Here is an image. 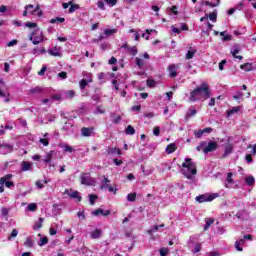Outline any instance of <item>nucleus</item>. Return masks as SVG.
<instances>
[{"instance_id": "nucleus-14", "label": "nucleus", "mask_w": 256, "mask_h": 256, "mask_svg": "<svg viewBox=\"0 0 256 256\" xmlns=\"http://www.w3.org/2000/svg\"><path fill=\"white\" fill-rule=\"evenodd\" d=\"M92 133H93V128L83 127L81 129L82 137H91Z\"/></svg>"}, {"instance_id": "nucleus-30", "label": "nucleus", "mask_w": 256, "mask_h": 256, "mask_svg": "<svg viewBox=\"0 0 256 256\" xmlns=\"http://www.w3.org/2000/svg\"><path fill=\"white\" fill-rule=\"evenodd\" d=\"M221 3V0H216V3H212L209 1H205L204 5H206L207 7H219V4Z\"/></svg>"}, {"instance_id": "nucleus-40", "label": "nucleus", "mask_w": 256, "mask_h": 256, "mask_svg": "<svg viewBox=\"0 0 256 256\" xmlns=\"http://www.w3.org/2000/svg\"><path fill=\"white\" fill-rule=\"evenodd\" d=\"M49 243V238L47 237H42L40 238V242L38 243L39 247H43V245H47Z\"/></svg>"}, {"instance_id": "nucleus-25", "label": "nucleus", "mask_w": 256, "mask_h": 256, "mask_svg": "<svg viewBox=\"0 0 256 256\" xmlns=\"http://www.w3.org/2000/svg\"><path fill=\"white\" fill-rule=\"evenodd\" d=\"M127 51L133 57H135V55H137V53H139V51L137 50V46H130Z\"/></svg>"}, {"instance_id": "nucleus-57", "label": "nucleus", "mask_w": 256, "mask_h": 256, "mask_svg": "<svg viewBox=\"0 0 256 256\" xmlns=\"http://www.w3.org/2000/svg\"><path fill=\"white\" fill-rule=\"evenodd\" d=\"M180 31H189V26L187 25V23L181 24Z\"/></svg>"}, {"instance_id": "nucleus-23", "label": "nucleus", "mask_w": 256, "mask_h": 256, "mask_svg": "<svg viewBox=\"0 0 256 256\" xmlns=\"http://www.w3.org/2000/svg\"><path fill=\"white\" fill-rule=\"evenodd\" d=\"M245 183L248 184L249 186L255 185V177L249 175L245 178Z\"/></svg>"}, {"instance_id": "nucleus-38", "label": "nucleus", "mask_w": 256, "mask_h": 256, "mask_svg": "<svg viewBox=\"0 0 256 256\" xmlns=\"http://www.w3.org/2000/svg\"><path fill=\"white\" fill-rule=\"evenodd\" d=\"M136 65L139 67V69H143V66L145 65V61L143 59L136 57Z\"/></svg>"}, {"instance_id": "nucleus-12", "label": "nucleus", "mask_w": 256, "mask_h": 256, "mask_svg": "<svg viewBox=\"0 0 256 256\" xmlns=\"http://www.w3.org/2000/svg\"><path fill=\"white\" fill-rule=\"evenodd\" d=\"M59 47L55 46L54 48H51L48 50L49 55L52 57H61V52L59 51Z\"/></svg>"}, {"instance_id": "nucleus-10", "label": "nucleus", "mask_w": 256, "mask_h": 256, "mask_svg": "<svg viewBox=\"0 0 256 256\" xmlns=\"http://www.w3.org/2000/svg\"><path fill=\"white\" fill-rule=\"evenodd\" d=\"M245 97L248 99V97H251V92H247L246 95L245 93L239 91L236 95L233 96V99L235 101L243 100Z\"/></svg>"}, {"instance_id": "nucleus-15", "label": "nucleus", "mask_w": 256, "mask_h": 256, "mask_svg": "<svg viewBox=\"0 0 256 256\" xmlns=\"http://www.w3.org/2000/svg\"><path fill=\"white\" fill-rule=\"evenodd\" d=\"M33 169V164L31 162L23 161L21 171H31Z\"/></svg>"}, {"instance_id": "nucleus-1", "label": "nucleus", "mask_w": 256, "mask_h": 256, "mask_svg": "<svg viewBox=\"0 0 256 256\" xmlns=\"http://www.w3.org/2000/svg\"><path fill=\"white\" fill-rule=\"evenodd\" d=\"M207 99H211V88L209 84L205 82L190 92L189 101H191V103L207 101Z\"/></svg>"}, {"instance_id": "nucleus-47", "label": "nucleus", "mask_w": 256, "mask_h": 256, "mask_svg": "<svg viewBox=\"0 0 256 256\" xmlns=\"http://www.w3.org/2000/svg\"><path fill=\"white\" fill-rule=\"evenodd\" d=\"M66 97L67 99H73L75 97V91L69 90L68 92H66Z\"/></svg>"}, {"instance_id": "nucleus-18", "label": "nucleus", "mask_w": 256, "mask_h": 256, "mask_svg": "<svg viewBox=\"0 0 256 256\" xmlns=\"http://www.w3.org/2000/svg\"><path fill=\"white\" fill-rule=\"evenodd\" d=\"M107 153L108 155H121V149L109 147L107 149Z\"/></svg>"}, {"instance_id": "nucleus-17", "label": "nucleus", "mask_w": 256, "mask_h": 256, "mask_svg": "<svg viewBox=\"0 0 256 256\" xmlns=\"http://www.w3.org/2000/svg\"><path fill=\"white\" fill-rule=\"evenodd\" d=\"M205 225L203 230L204 231H208L209 227H211L213 225V223H215V219L213 218H205Z\"/></svg>"}, {"instance_id": "nucleus-5", "label": "nucleus", "mask_w": 256, "mask_h": 256, "mask_svg": "<svg viewBox=\"0 0 256 256\" xmlns=\"http://www.w3.org/2000/svg\"><path fill=\"white\" fill-rule=\"evenodd\" d=\"M219 148V144L215 141H210L207 143V146L202 149L203 153L207 155V153H213V151H217Z\"/></svg>"}, {"instance_id": "nucleus-58", "label": "nucleus", "mask_w": 256, "mask_h": 256, "mask_svg": "<svg viewBox=\"0 0 256 256\" xmlns=\"http://www.w3.org/2000/svg\"><path fill=\"white\" fill-rule=\"evenodd\" d=\"M121 121V116H114L112 123H114L115 125H117V123H119Z\"/></svg>"}, {"instance_id": "nucleus-34", "label": "nucleus", "mask_w": 256, "mask_h": 256, "mask_svg": "<svg viewBox=\"0 0 256 256\" xmlns=\"http://www.w3.org/2000/svg\"><path fill=\"white\" fill-rule=\"evenodd\" d=\"M50 23H52V24L65 23V18H61V17L52 18V19H50Z\"/></svg>"}, {"instance_id": "nucleus-9", "label": "nucleus", "mask_w": 256, "mask_h": 256, "mask_svg": "<svg viewBox=\"0 0 256 256\" xmlns=\"http://www.w3.org/2000/svg\"><path fill=\"white\" fill-rule=\"evenodd\" d=\"M92 215H95L96 217L99 215H103V217H107V216L111 215V211L98 208L92 212Z\"/></svg>"}, {"instance_id": "nucleus-50", "label": "nucleus", "mask_w": 256, "mask_h": 256, "mask_svg": "<svg viewBox=\"0 0 256 256\" xmlns=\"http://www.w3.org/2000/svg\"><path fill=\"white\" fill-rule=\"evenodd\" d=\"M107 5H110V7H115L117 5V0H104Z\"/></svg>"}, {"instance_id": "nucleus-41", "label": "nucleus", "mask_w": 256, "mask_h": 256, "mask_svg": "<svg viewBox=\"0 0 256 256\" xmlns=\"http://www.w3.org/2000/svg\"><path fill=\"white\" fill-rule=\"evenodd\" d=\"M89 199H90V205H95V201H97V199H99V196H97L95 194H90Z\"/></svg>"}, {"instance_id": "nucleus-60", "label": "nucleus", "mask_w": 256, "mask_h": 256, "mask_svg": "<svg viewBox=\"0 0 256 256\" xmlns=\"http://www.w3.org/2000/svg\"><path fill=\"white\" fill-rule=\"evenodd\" d=\"M40 143H42V145H44V147H47L49 145V140H47L45 138H41Z\"/></svg>"}, {"instance_id": "nucleus-62", "label": "nucleus", "mask_w": 256, "mask_h": 256, "mask_svg": "<svg viewBox=\"0 0 256 256\" xmlns=\"http://www.w3.org/2000/svg\"><path fill=\"white\" fill-rule=\"evenodd\" d=\"M96 112L100 113V115H105V109H103L101 106L97 107Z\"/></svg>"}, {"instance_id": "nucleus-51", "label": "nucleus", "mask_w": 256, "mask_h": 256, "mask_svg": "<svg viewBox=\"0 0 256 256\" xmlns=\"http://www.w3.org/2000/svg\"><path fill=\"white\" fill-rule=\"evenodd\" d=\"M201 251V243H197L194 247V250H192V253H199Z\"/></svg>"}, {"instance_id": "nucleus-28", "label": "nucleus", "mask_w": 256, "mask_h": 256, "mask_svg": "<svg viewBox=\"0 0 256 256\" xmlns=\"http://www.w3.org/2000/svg\"><path fill=\"white\" fill-rule=\"evenodd\" d=\"M146 85H147V87H149L150 89H154V87H156V85H157V82H155L154 79H147Z\"/></svg>"}, {"instance_id": "nucleus-20", "label": "nucleus", "mask_w": 256, "mask_h": 256, "mask_svg": "<svg viewBox=\"0 0 256 256\" xmlns=\"http://www.w3.org/2000/svg\"><path fill=\"white\" fill-rule=\"evenodd\" d=\"M45 221L44 218H39L38 221L35 223L33 230L37 231L39 229H41V227H43V222Z\"/></svg>"}, {"instance_id": "nucleus-36", "label": "nucleus", "mask_w": 256, "mask_h": 256, "mask_svg": "<svg viewBox=\"0 0 256 256\" xmlns=\"http://www.w3.org/2000/svg\"><path fill=\"white\" fill-rule=\"evenodd\" d=\"M24 247H28V248L33 247V239H31V237L26 238L24 242Z\"/></svg>"}, {"instance_id": "nucleus-27", "label": "nucleus", "mask_w": 256, "mask_h": 256, "mask_svg": "<svg viewBox=\"0 0 256 256\" xmlns=\"http://www.w3.org/2000/svg\"><path fill=\"white\" fill-rule=\"evenodd\" d=\"M69 197L71 199H78V202H81L82 198L79 196V191H74L71 194H69Z\"/></svg>"}, {"instance_id": "nucleus-56", "label": "nucleus", "mask_w": 256, "mask_h": 256, "mask_svg": "<svg viewBox=\"0 0 256 256\" xmlns=\"http://www.w3.org/2000/svg\"><path fill=\"white\" fill-rule=\"evenodd\" d=\"M153 133L156 137H159L160 133H161V128H159L158 126H156L153 130Z\"/></svg>"}, {"instance_id": "nucleus-39", "label": "nucleus", "mask_w": 256, "mask_h": 256, "mask_svg": "<svg viewBox=\"0 0 256 256\" xmlns=\"http://www.w3.org/2000/svg\"><path fill=\"white\" fill-rule=\"evenodd\" d=\"M233 173L232 172H229L227 174V178H226V181L227 183H229L230 185H234L235 184V181H233Z\"/></svg>"}, {"instance_id": "nucleus-45", "label": "nucleus", "mask_w": 256, "mask_h": 256, "mask_svg": "<svg viewBox=\"0 0 256 256\" xmlns=\"http://www.w3.org/2000/svg\"><path fill=\"white\" fill-rule=\"evenodd\" d=\"M210 21H213L215 23L217 21V12H212L208 15Z\"/></svg>"}, {"instance_id": "nucleus-8", "label": "nucleus", "mask_w": 256, "mask_h": 256, "mask_svg": "<svg viewBox=\"0 0 256 256\" xmlns=\"http://www.w3.org/2000/svg\"><path fill=\"white\" fill-rule=\"evenodd\" d=\"M89 83H93V76H89L88 79H82L79 82V87L81 89V91L85 90V87H87V85H89Z\"/></svg>"}, {"instance_id": "nucleus-54", "label": "nucleus", "mask_w": 256, "mask_h": 256, "mask_svg": "<svg viewBox=\"0 0 256 256\" xmlns=\"http://www.w3.org/2000/svg\"><path fill=\"white\" fill-rule=\"evenodd\" d=\"M64 151L65 153H73V147L66 144L64 145Z\"/></svg>"}, {"instance_id": "nucleus-35", "label": "nucleus", "mask_w": 256, "mask_h": 256, "mask_svg": "<svg viewBox=\"0 0 256 256\" xmlns=\"http://www.w3.org/2000/svg\"><path fill=\"white\" fill-rule=\"evenodd\" d=\"M197 115V110L190 108L189 113L186 114V119H189L191 117H195Z\"/></svg>"}, {"instance_id": "nucleus-6", "label": "nucleus", "mask_w": 256, "mask_h": 256, "mask_svg": "<svg viewBox=\"0 0 256 256\" xmlns=\"http://www.w3.org/2000/svg\"><path fill=\"white\" fill-rule=\"evenodd\" d=\"M108 183H111V180H109V178L104 176V179L102 180L101 189H108L110 193H114L115 195L117 193V188H114L113 186L108 185Z\"/></svg>"}, {"instance_id": "nucleus-37", "label": "nucleus", "mask_w": 256, "mask_h": 256, "mask_svg": "<svg viewBox=\"0 0 256 256\" xmlns=\"http://www.w3.org/2000/svg\"><path fill=\"white\" fill-rule=\"evenodd\" d=\"M77 217L80 219V221H86L87 217L85 216V210L79 211L77 213Z\"/></svg>"}, {"instance_id": "nucleus-16", "label": "nucleus", "mask_w": 256, "mask_h": 256, "mask_svg": "<svg viewBox=\"0 0 256 256\" xmlns=\"http://www.w3.org/2000/svg\"><path fill=\"white\" fill-rule=\"evenodd\" d=\"M176 151H177V146L175 145V143H170L166 147V153H168V155H171V153H175Z\"/></svg>"}, {"instance_id": "nucleus-49", "label": "nucleus", "mask_w": 256, "mask_h": 256, "mask_svg": "<svg viewBox=\"0 0 256 256\" xmlns=\"http://www.w3.org/2000/svg\"><path fill=\"white\" fill-rule=\"evenodd\" d=\"M196 139H201V137H203L204 133H203V130H197L195 133H194Z\"/></svg>"}, {"instance_id": "nucleus-7", "label": "nucleus", "mask_w": 256, "mask_h": 256, "mask_svg": "<svg viewBox=\"0 0 256 256\" xmlns=\"http://www.w3.org/2000/svg\"><path fill=\"white\" fill-rule=\"evenodd\" d=\"M179 69V65L176 64H170L168 66V73H169V77L171 79H175V77H177V75H179V73L177 72Z\"/></svg>"}, {"instance_id": "nucleus-19", "label": "nucleus", "mask_w": 256, "mask_h": 256, "mask_svg": "<svg viewBox=\"0 0 256 256\" xmlns=\"http://www.w3.org/2000/svg\"><path fill=\"white\" fill-rule=\"evenodd\" d=\"M231 153H233V144H227L224 150V157H227V155H231Z\"/></svg>"}, {"instance_id": "nucleus-42", "label": "nucleus", "mask_w": 256, "mask_h": 256, "mask_svg": "<svg viewBox=\"0 0 256 256\" xmlns=\"http://www.w3.org/2000/svg\"><path fill=\"white\" fill-rule=\"evenodd\" d=\"M19 235V231L17 229H13L10 236L8 237V241H11V239H15Z\"/></svg>"}, {"instance_id": "nucleus-48", "label": "nucleus", "mask_w": 256, "mask_h": 256, "mask_svg": "<svg viewBox=\"0 0 256 256\" xmlns=\"http://www.w3.org/2000/svg\"><path fill=\"white\" fill-rule=\"evenodd\" d=\"M193 57H195V51L189 50L186 53V59H193Z\"/></svg>"}, {"instance_id": "nucleus-11", "label": "nucleus", "mask_w": 256, "mask_h": 256, "mask_svg": "<svg viewBox=\"0 0 256 256\" xmlns=\"http://www.w3.org/2000/svg\"><path fill=\"white\" fill-rule=\"evenodd\" d=\"M80 179H81V183H82V185H91V181H92V179H91V175L90 174H82L81 176H80Z\"/></svg>"}, {"instance_id": "nucleus-52", "label": "nucleus", "mask_w": 256, "mask_h": 256, "mask_svg": "<svg viewBox=\"0 0 256 256\" xmlns=\"http://www.w3.org/2000/svg\"><path fill=\"white\" fill-rule=\"evenodd\" d=\"M37 210V204L31 203L28 205V211H36Z\"/></svg>"}, {"instance_id": "nucleus-55", "label": "nucleus", "mask_w": 256, "mask_h": 256, "mask_svg": "<svg viewBox=\"0 0 256 256\" xmlns=\"http://www.w3.org/2000/svg\"><path fill=\"white\" fill-rule=\"evenodd\" d=\"M5 187H7L8 189H11V187H15V183L11 182V181H6L4 182Z\"/></svg>"}, {"instance_id": "nucleus-64", "label": "nucleus", "mask_w": 256, "mask_h": 256, "mask_svg": "<svg viewBox=\"0 0 256 256\" xmlns=\"http://www.w3.org/2000/svg\"><path fill=\"white\" fill-rule=\"evenodd\" d=\"M58 76H60L61 79H67V72L62 71L58 74Z\"/></svg>"}, {"instance_id": "nucleus-53", "label": "nucleus", "mask_w": 256, "mask_h": 256, "mask_svg": "<svg viewBox=\"0 0 256 256\" xmlns=\"http://www.w3.org/2000/svg\"><path fill=\"white\" fill-rule=\"evenodd\" d=\"M25 27H28V29H33V28L37 27V23L27 22L25 24Z\"/></svg>"}, {"instance_id": "nucleus-26", "label": "nucleus", "mask_w": 256, "mask_h": 256, "mask_svg": "<svg viewBox=\"0 0 256 256\" xmlns=\"http://www.w3.org/2000/svg\"><path fill=\"white\" fill-rule=\"evenodd\" d=\"M126 135H135V128L131 125H128L125 129Z\"/></svg>"}, {"instance_id": "nucleus-22", "label": "nucleus", "mask_w": 256, "mask_h": 256, "mask_svg": "<svg viewBox=\"0 0 256 256\" xmlns=\"http://www.w3.org/2000/svg\"><path fill=\"white\" fill-rule=\"evenodd\" d=\"M13 178V174H6L0 178V185H5L6 181H9Z\"/></svg>"}, {"instance_id": "nucleus-3", "label": "nucleus", "mask_w": 256, "mask_h": 256, "mask_svg": "<svg viewBox=\"0 0 256 256\" xmlns=\"http://www.w3.org/2000/svg\"><path fill=\"white\" fill-rule=\"evenodd\" d=\"M29 40L32 41L33 45H39V43H43V41H47V37H45V34L43 31H41L39 28L32 31V33L29 35Z\"/></svg>"}, {"instance_id": "nucleus-43", "label": "nucleus", "mask_w": 256, "mask_h": 256, "mask_svg": "<svg viewBox=\"0 0 256 256\" xmlns=\"http://www.w3.org/2000/svg\"><path fill=\"white\" fill-rule=\"evenodd\" d=\"M159 252H160V256H167L169 255V248H166V247L160 248Z\"/></svg>"}, {"instance_id": "nucleus-32", "label": "nucleus", "mask_w": 256, "mask_h": 256, "mask_svg": "<svg viewBox=\"0 0 256 256\" xmlns=\"http://www.w3.org/2000/svg\"><path fill=\"white\" fill-rule=\"evenodd\" d=\"M136 200H137V193L134 192L127 195V201H130L131 203H133Z\"/></svg>"}, {"instance_id": "nucleus-46", "label": "nucleus", "mask_w": 256, "mask_h": 256, "mask_svg": "<svg viewBox=\"0 0 256 256\" xmlns=\"http://www.w3.org/2000/svg\"><path fill=\"white\" fill-rule=\"evenodd\" d=\"M115 33H117V30L116 29H106L104 30V35H115Z\"/></svg>"}, {"instance_id": "nucleus-31", "label": "nucleus", "mask_w": 256, "mask_h": 256, "mask_svg": "<svg viewBox=\"0 0 256 256\" xmlns=\"http://www.w3.org/2000/svg\"><path fill=\"white\" fill-rule=\"evenodd\" d=\"M240 69H243V71H251L253 69V66L251 63H245L240 66Z\"/></svg>"}, {"instance_id": "nucleus-61", "label": "nucleus", "mask_w": 256, "mask_h": 256, "mask_svg": "<svg viewBox=\"0 0 256 256\" xmlns=\"http://www.w3.org/2000/svg\"><path fill=\"white\" fill-rule=\"evenodd\" d=\"M45 71H47V66H42L41 70L38 72V75L40 76L45 75Z\"/></svg>"}, {"instance_id": "nucleus-24", "label": "nucleus", "mask_w": 256, "mask_h": 256, "mask_svg": "<svg viewBox=\"0 0 256 256\" xmlns=\"http://www.w3.org/2000/svg\"><path fill=\"white\" fill-rule=\"evenodd\" d=\"M240 109H241V107L235 106V107H233L232 109L228 110V111H227L228 117H231V115H233V114H235V113H239Z\"/></svg>"}, {"instance_id": "nucleus-59", "label": "nucleus", "mask_w": 256, "mask_h": 256, "mask_svg": "<svg viewBox=\"0 0 256 256\" xmlns=\"http://www.w3.org/2000/svg\"><path fill=\"white\" fill-rule=\"evenodd\" d=\"M35 185L36 187H38V189H43V187H45V185H43V182L41 180L36 181Z\"/></svg>"}, {"instance_id": "nucleus-21", "label": "nucleus", "mask_w": 256, "mask_h": 256, "mask_svg": "<svg viewBox=\"0 0 256 256\" xmlns=\"http://www.w3.org/2000/svg\"><path fill=\"white\" fill-rule=\"evenodd\" d=\"M54 153L53 150L49 151L44 158V163H51Z\"/></svg>"}, {"instance_id": "nucleus-29", "label": "nucleus", "mask_w": 256, "mask_h": 256, "mask_svg": "<svg viewBox=\"0 0 256 256\" xmlns=\"http://www.w3.org/2000/svg\"><path fill=\"white\" fill-rule=\"evenodd\" d=\"M244 243H245L244 239H240L235 242V247L237 251H243V248H241V245H243Z\"/></svg>"}, {"instance_id": "nucleus-33", "label": "nucleus", "mask_w": 256, "mask_h": 256, "mask_svg": "<svg viewBox=\"0 0 256 256\" xmlns=\"http://www.w3.org/2000/svg\"><path fill=\"white\" fill-rule=\"evenodd\" d=\"M232 57H234V59H239V61L243 59V56L239 55V49L237 48L232 52Z\"/></svg>"}, {"instance_id": "nucleus-13", "label": "nucleus", "mask_w": 256, "mask_h": 256, "mask_svg": "<svg viewBox=\"0 0 256 256\" xmlns=\"http://www.w3.org/2000/svg\"><path fill=\"white\" fill-rule=\"evenodd\" d=\"M103 235V231L99 228H96L94 231L90 233L91 239H99Z\"/></svg>"}, {"instance_id": "nucleus-4", "label": "nucleus", "mask_w": 256, "mask_h": 256, "mask_svg": "<svg viewBox=\"0 0 256 256\" xmlns=\"http://www.w3.org/2000/svg\"><path fill=\"white\" fill-rule=\"evenodd\" d=\"M219 197L218 193H211V194H202L196 197V201L198 203H209Z\"/></svg>"}, {"instance_id": "nucleus-44", "label": "nucleus", "mask_w": 256, "mask_h": 256, "mask_svg": "<svg viewBox=\"0 0 256 256\" xmlns=\"http://www.w3.org/2000/svg\"><path fill=\"white\" fill-rule=\"evenodd\" d=\"M70 8L68 10V13H75V11H77V9H79V5L77 4H70Z\"/></svg>"}, {"instance_id": "nucleus-2", "label": "nucleus", "mask_w": 256, "mask_h": 256, "mask_svg": "<svg viewBox=\"0 0 256 256\" xmlns=\"http://www.w3.org/2000/svg\"><path fill=\"white\" fill-rule=\"evenodd\" d=\"M180 171L186 179H192L193 175H197V165L193 162V159L186 158Z\"/></svg>"}, {"instance_id": "nucleus-63", "label": "nucleus", "mask_w": 256, "mask_h": 256, "mask_svg": "<svg viewBox=\"0 0 256 256\" xmlns=\"http://www.w3.org/2000/svg\"><path fill=\"white\" fill-rule=\"evenodd\" d=\"M18 41L17 40H11L10 42H8L7 47H13L15 45H17Z\"/></svg>"}]
</instances>
